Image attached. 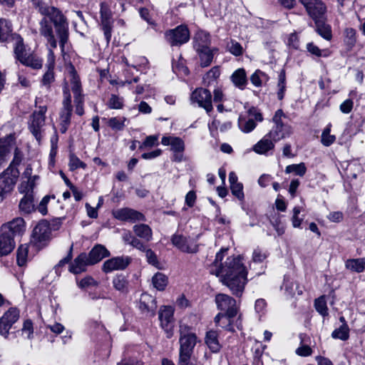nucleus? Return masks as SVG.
<instances>
[{"instance_id":"f257e3e1","label":"nucleus","mask_w":365,"mask_h":365,"mask_svg":"<svg viewBox=\"0 0 365 365\" xmlns=\"http://www.w3.org/2000/svg\"><path fill=\"white\" fill-rule=\"evenodd\" d=\"M38 11L44 16L39 22V32L41 35L46 38L51 51L56 48L57 47V41L53 34V24L56 34L59 38L61 51H63L65 45L68 39V24L65 16L57 8L43 4L38 5Z\"/></svg>"},{"instance_id":"f03ea898","label":"nucleus","mask_w":365,"mask_h":365,"mask_svg":"<svg viewBox=\"0 0 365 365\" xmlns=\"http://www.w3.org/2000/svg\"><path fill=\"white\" fill-rule=\"evenodd\" d=\"M210 273L220 278L221 282L227 287L232 294L240 297L247 282V271L240 257H229L223 264Z\"/></svg>"},{"instance_id":"7ed1b4c3","label":"nucleus","mask_w":365,"mask_h":365,"mask_svg":"<svg viewBox=\"0 0 365 365\" xmlns=\"http://www.w3.org/2000/svg\"><path fill=\"white\" fill-rule=\"evenodd\" d=\"M179 333L178 365H189L195 346L199 341L198 337L192 331V328L185 324L180 325Z\"/></svg>"},{"instance_id":"20e7f679","label":"nucleus","mask_w":365,"mask_h":365,"mask_svg":"<svg viewBox=\"0 0 365 365\" xmlns=\"http://www.w3.org/2000/svg\"><path fill=\"white\" fill-rule=\"evenodd\" d=\"M73 112L71 95L68 83L63 87L62 107L59 112V129L61 133H65L70 124Z\"/></svg>"},{"instance_id":"39448f33","label":"nucleus","mask_w":365,"mask_h":365,"mask_svg":"<svg viewBox=\"0 0 365 365\" xmlns=\"http://www.w3.org/2000/svg\"><path fill=\"white\" fill-rule=\"evenodd\" d=\"M71 89L73 93L75 112L77 115L81 116L84 114V101L85 97L83 94L81 83L79 76L76 73L73 66L69 68Z\"/></svg>"},{"instance_id":"423d86ee","label":"nucleus","mask_w":365,"mask_h":365,"mask_svg":"<svg viewBox=\"0 0 365 365\" xmlns=\"http://www.w3.org/2000/svg\"><path fill=\"white\" fill-rule=\"evenodd\" d=\"M285 115L282 110L279 109L275 112L272 118V121L274 123L272 129L269 132L268 135L269 138L274 142H277L280 140L288 138L292 133V128L288 124H284L282 122V118Z\"/></svg>"},{"instance_id":"0eeeda50","label":"nucleus","mask_w":365,"mask_h":365,"mask_svg":"<svg viewBox=\"0 0 365 365\" xmlns=\"http://www.w3.org/2000/svg\"><path fill=\"white\" fill-rule=\"evenodd\" d=\"M19 177V170L12 166H9L0 174V202L13 190Z\"/></svg>"},{"instance_id":"6e6552de","label":"nucleus","mask_w":365,"mask_h":365,"mask_svg":"<svg viewBox=\"0 0 365 365\" xmlns=\"http://www.w3.org/2000/svg\"><path fill=\"white\" fill-rule=\"evenodd\" d=\"M33 190V182H22L19 187V192L24 193L19 202V208L27 214L35 210Z\"/></svg>"},{"instance_id":"1a4fd4ad","label":"nucleus","mask_w":365,"mask_h":365,"mask_svg":"<svg viewBox=\"0 0 365 365\" xmlns=\"http://www.w3.org/2000/svg\"><path fill=\"white\" fill-rule=\"evenodd\" d=\"M165 38L172 46H179L190 39V31L185 25H180L165 32Z\"/></svg>"},{"instance_id":"9d476101","label":"nucleus","mask_w":365,"mask_h":365,"mask_svg":"<svg viewBox=\"0 0 365 365\" xmlns=\"http://www.w3.org/2000/svg\"><path fill=\"white\" fill-rule=\"evenodd\" d=\"M215 301L217 308L225 312L226 317L229 321L237 315L238 308L236 300L232 297L225 294H217Z\"/></svg>"},{"instance_id":"9b49d317","label":"nucleus","mask_w":365,"mask_h":365,"mask_svg":"<svg viewBox=\"0 0 365 365\" xmlns=\"http://www.w3.org/2000/svg\"><path fill=\"white\" fill-rule=\"evenodd\" d=\"M304 6L308 15L316 21L327 17L326 4L321 0H299Z\"/></svg>"},{"instance_id":"f8f14e48","label":"nucleus","mask_w":365,"mask_h":365,"mask_svg":"<svg viewBox=\"0 0 365 365\" xmlns=\"http://www.w3.org/2000/svg\"><path fill=\"white\" fill-rule=\"evenodd\" d=\"M19 317L20 312L16 307H11L5 312L0 318V334L7 338L10 329L19 319Z\"/></svg>"},{"instance_id":"ddd939ff","label":"nucleus","mask_w":365,"mask_h":365,"mask_svg":"<svg viewBox=\"0 0 365 365\" xmlns=\"http://www.w3.org/2000/svg\"><path fill=\"white\" fill-rule=\"evenodd\" d=\"M100 14L101 25L102 30L103 31L106 43L108 45L112 36L113 21L112 17V12L109 9V6L104 2L101 4Z\"/></svg>"},{"instance_id":"4468645a","label":"nucleus","mask_w":365,"mask_h":365,"mask_svg":"<svg viewBox=\"0 0 365 365\" xmlns=\"http://www.w3.org/2000/svg\"><path fill=\"white\" fill-rule=\"evenodd\" d=\"M132 258L129 256L122 255L114 257L106 260L102 265V271L110 273L117 270H124L131 263Z\"/></svg>"},{"instance_id":"2eb2a0df","label":"nucleus","mask_w":365,"mask_h":365,"mask_svg":"<svg viewBox=\"0 0 365 365\" xmlns=\"http://www.w3.org/2000/svg\"><path fill=\"white\" fill-rule=\"evenodd\" d=\"M191 101L203 108L207 113L212 110V95L209 90L200 88L195 89L191 95Z\"/></svg>"},{"instance_id":"dca6fc26","label":"nucleus","mask_w":365,"mask_h":365,"mask_svg":"<svg viewBox=\"0 0 365 365\" xmlns=\"http://www.w3.org/2000/svg\"><path fill=\"white\" fill-rule=\"evenodd\" d=\"M171 242L174 246L180 250L187 253H195L198 250L197 245L190 237H186L182 235H173Z\"/></svg>"},{"instance_id":"f3484780","label":"nucleus","mask_w":365,"mask_h":365,"mask_svg":"<svg viewBox=\"0 0 365 365\" xmlns=\"http://www.w3.org/2000/svg\"><path fill=\"white\" fill-rule=\"evenodd\" d=\"M113 215L115 219L121 221L135 222L144 220V215L142 213L128 207L113 211Z\"/></svg>"},{"instance_id":"a211bd4d","label":"nucleus","mask_w":365,"mask_h":365,"mask_svg":"<svg viewBox=\"0 0 365 365\" xmlns=\"http://www.w3.org/2000/svg\"><path fill=\"white\" fill-rule=\"evenodd\" d=\"M174 309L170 306H163L159 312V319L162 327L167 331L168 337L173 335L171 322L173 319Z\"/></svg>"},{"instance_id":"6ab92c4d","label":"nucleus","mask_w":365,"mask_h":365,"mask_svg":"<svg viewBox=\"0 0 365 365\" xmlns=\"http://www.w3.org/2000/svg\"><path fill=\"white\" fill-rule=\"evenodd\" d=\"M87 253L82 252L78 255L73 262L69 264L68 270L70 272L78 274L87 270V267L91 266Z\"/></svg>"},{"instance_id":"aec40b11","label":"nucleus","mask_w":365,"mask_h":365,"mask_svg":"<svg viewBox=\"0 0 365 365\" xmlns=\"http://www.w3.org/2000/svg\"><path fill=\"white\" fill-rule=\"evenodd\" d=\"M24 230L25 222L21 217H17L1 227V231L7 232V234L11 235L14 238L16 235H21Z\"/></svg>"},{"instance_id":"412c9836","label":"nucleus","mask_w":365,"mask_h":365,"mask_svg":"<svg viewBox=\"0 0 365 365\" xmlns=\"http://www.w3.org/2000/svg\"><path fill=\"white\" fill-rule=\"evenodd\" d=\"M204 341L212 353H218L222 349V344L219 340V333L214 329H210L205 332Z\"/></svg>"},{"instance_id":"4be33fe9","label":"nucleus","mask_w":365,"mask_h":365,"mask_svg":"<svg viewBox=\"0 0 365 365\" xmlns=\"http://www.w3.org/2000/svg\"><path fill=\"white\" fill-rule=\"evenodd\" d=\"M18 34L13 32V26L9 19H0V42L9 43Z\"/></svg>"},{"instance_id":"5701e85b","label":"nucleus","mask_w":365,"mask_h":365,"mask_svg":"<svg viewBox=\"0 0 365 365\" xmlns=\"http://www.w3.org/2000/svg\"><path fill=\"white\" fill-rule=\"evenodd\" d=\"M192 43L195 51L210 48L211 36L208 32L199 30L193 36Z\"/></svg>"},{"instance_id":"b1692460","label":"nucleus","mask_w":365,"mask_h":365,"mask_svg":"<svg viewBox=\"0 0 365 365\" xmlns=\"http://www.w3.org/2000/svg\"><path fill=\"white\" fill-rule=\"evenodd\" d=\"M50 230V225L46 221L40 222L34 228L33 240L36 242L46 241L49 237Z\"/></svg>"},{"instance_id":"393cba45","label":"nucleus","mask_w":365,"mask_h":365,"mask_svg":"<svg viewBox=\"0 0 365 365\" xmlns=\"http://www.w3.org/2000/svg\"><path fill=\"white\" fill-rule=\"evenodd\" d=\"M14 137L11 134L0 139V168L7 160L8 155L14 145Z\"/></svg>"},{"instance_id":"a878e982","label":"nucleus","mask_w":365,"mask_h":365,"mask_svg":"<svg viewBox=\"0 0 365 365\" xmlns=\"http://www.w3.org/2000/svg\"><path fill=\"white\" fill-rule=\"evenodd\" d=\"M110 252L102 245H95L87 254L89 262L94 265L101 261L103 258L109 257Z\"/></svg>"},{"instance_id":"bb28decb","label":"nucleus","mask_w":365,"mask_h":365,"mask_svg":"<svg viewBox=\"0 0 365 365\" xmlns=\"http://www.w3.org/2000/svg\"><path fill=\"white\" fill-rule=\"evenodd\" d=\"M139 309L143 313L154 315L156 309L155 299L148 294H142L140 298Z\"/></svg>"},{"instance_id":"cd10ccee","label":"nucleus","mask_w":365,"mask_h":365,"mask_svg":"<svg viewBox=\"0 0 365 365\" xmlns=\"http://www.w3.org/2000/svg\"><path fill=\"white\" fill-rule=\"evenodd\" d=\"M327 17L314 21L315 31L324 39L331 41L332 38L331 26L327 23Z\"/></svg>"},{"instance_id":"c85d7f7f","label":"nucleus","mask_w":365,"mask_h":365,"mask_svg":"<svg viewBox=\"0 0 365 365\" xmlns=\"http://www.w3.org/2000/svg\"><path fill=\"white\" fill-rule=\"evenodd\" d=\"M14 237L7 232L1 231L0 235V255H9L14 249Z\"/></svg>"},{"instance_id":"c756f323","label":"nucleus","mask_w":365,"mask_h":365,"mask_svg":"<svg viewBox=\"0 0 365 365\" xmlns=\"http://www.w3.org/2000/svg\"><path fill=\"white\" fill-rule=\"evenodd\" d=\"M44 125L45 119L32 115L29 129L38 143L41 142L43 138V128Z\"/></svg>"},{"instance_id":"7c9ffc66","label":"nucleus","mask_w":365,"mask_h":365,"mask_svg":"<svg viewBox=\"0 0 365 365\" xmlns=\"http://www.w3.org/2000/svg\"><path fill=\"white\" fill-rule=\"evenodd\" d=\"M54 63L53 51L49 49L48 71L44 73L41 80L42 85L44 86L50 87V85L54 81Z\"/></svg>"},{"instance_id":"2f4dec72","label":"nucleus","mask_w":365,"mask_h":365,"mask_svg":"<svg viewBox=\"0 0 365 365\" xmlns=\"http://www.w3.org/2000/svg\"><path fill=\"white\" fill-rule=\"evenodd\" d=\"M114 289L123 294H127L130 291V282L128 277L123 274L115 275L112 280Z\"/></svg>"},{"instance_id":"473e14b6","label":"nucleus","mask_w":365,"mask_h":365,"mask_svg":"<svg viewBox=\"0 0 365 365\" xmlns=\"http://www.w3.org/2000/svg\"><path fill=\"white\" fill-rule=\"evenodd\" d=\"M161 143L164 145H170L173 153H183L185 150L184 141L178 137L164 136L162 138Z\"/></svg>"},{"instance_id":"72a5a7b5","label":"nucleus","mask_w":365,"mask_h":365,"mask_svg":"<svg viewBox=\"0 0 365 365\" xmlns=\"http://www.w3.org/2000/svg\"><path fill=\"white\" fill-rule=\"evenodd\" d=\"M274 148V144L272 138H269L268 134L264 136L254 147L253 150L260 155L267 154L269 151L272 150Z\"/></svg>"},{"instance_id":"f704fd0d","label":"nucleus","mask_w":365,"mask_h":365,"mask_svg":"<svg viewBox=\"0 0 365 365\" xmlns=\"http://www.w3.org/2000/svg\"><path fill=\"white\" fill-rule=\"evenodd\" d=\"M230 78L233 84L240 90H244L247 84V73L244 68L237 69Z\"/></svg>"},{"instance_id":"c9c22d12","label":"nucleus","mask_w":365,"mask_h":365,"mask_svg":"<svg viewBox=\"0 0 365 365\" xmlns=\"http://www.w3.org/2000/svg\"><path fill=\"white\" fill-rule=\"evenodd\" d=\"M133 232L138 237L146 242H150L153 239L152 230L148 225H135L133 226Z\"/></svg>"},{"instance_id":"e433bc0d","label":"nucleus","mask_w":365,"mask_h":365,"mask_svg":"<svg viewBox=\"0 0 365 365\" xmlns=\"http://www.w3.org/2000/svg\"><path fill=\"white\" fill-rule=\"evenodd\" d=\"M217 51V48L211 49L210 48L195 51L199 56L200 66L202 67H207L210 66L213 59V51Z\"/></svg>"},{"instance_id":"4c0bfd02","label":"nucleus","mask_w":365,"mask_h":365,"mask_svg":"<svg viewBox=\"0 0 365 365\" xmlns=\"http://www.w3.org/2000/svg\"><path fill=\"white\" fill-rule=\"evenodd\" d=\"M346 267L355 272H362L365 269V258L349 259L345 262Z\"/></svg>"},{"instance_id":"58836bf2","label":"nucleus","mask_w":365,"mask_h":365,"mask_svg":"<svg viewBox=\"0 0 365 365\" xmlns=\"http://www.w3.org/2000/svg\"><path fill=\"white\" fill-rule=\"evenodd\" d=\"M356 42V31L353 28H346L344 31V43L348 51H351Z\"/></svg>"},{"instance_id":"ea45409f","label":"nucleus","mask_w":365,"mask_h":365,"mask_svg":"<svg viewBox=\"0 0 365 365\" xmlns=\"http://www.w3.org/2000/svg\"><path fill=\"white\" fill-rule=\"evenodd\" d=\"M15 41L14 44V53L16 58L21 61L26 56H27L25 51V47L23 42V38L20 35L14 36V38L11 41Z\"/></svg>"},{"instance_id":"a19ab883","label":"nucleus","mask_w":365,"mask_h":365,"mask_svg":"<svg viewBox=\"0 0 365 365\" xmlns=\"http://www.w3.org/2000/svg\"><path fill=\"white\" fill-rule=\"evenodd\" d=\"M20 62L22 64L34 69H39L43 65L42 59L32 54L26 56Z\"/></svg>"},{"instance_id":"79ce46f5","label":"nucleus","mask_w":365,"mask_h":365,"mask_svg":"<svg viewBox=\"0 0 365 365\" xmlns=\"http://www.w3.org/2000/svg\"><path fill=\"white\" fill-rule=\"evenodd\" d=\"M331 337L335 339L346 341L349 337V327L347 324H341L331 333Z\"/></svg>"},{"instance_id":"37998d69","label":"nucleus","mask_w":365,"mask_h":365,"mask_svg":"<svg viewBox=\"0 0 365 365\" xmlns=\"http://www.w3.org/2000/svg\"><path fill=\"white\" fill-rule=\"evenodd\" d=\"M220 76L219 66L212 67L203 77V83L205 86L212 84Z\"/></svg>"},{"instance_id":"c03bdc74","label":"nucleus","mask_w":365,"mask_h":365,"mask_svg":"<svg viewBox=\"0 0 365 365\" xmlns=\"http://www.w3.org/2000/svg\"><path fill=\"white\" fill-rule=\"evenodd\" d=\"M269 80L268 76L260 70L255 71L250 76L251 83L256 87H260Z\"/></svg>"},{"instance_id":"a18cd8bd","label":"nucleus","mask_w":365,"mask_h":365,"mask_svg":"<svg viewBox=\"0 0 365 365\" xmlns=\"http://www.w3.org/2000/svg\"><path fill=\"white\" fill-rule=\"evenodd\" d=\"M238 125L242 132L250 133L255 128L256 123L252 118H245L240 117Z\"/></svg>"},{"instance_id":"49530a36","label":"nucleus","mask_w":365,"mask_h":365,"mask_svg":"<svg viewBox=\"0 0 365 365\" xmlns=\"http://www.w3.org/2000/svg\"><path fill=\"white\" fill-rule=\"evenodd\" d=\"M153 286L159 291L165 289L168 284V277L163 273H156L152 279Z\"/></svg>"},{"instance_id":"de8ad7c7","label":"nucleus","mask_w":365,"mask_h":365,"mask_svg":"<svg viewBox=\"0 0 365 365\" xmlns=\"http://www.w3.org/2000/svg\"><path fill=\"white\" fill-rule=\"evenodd\" d=\"M68 167L71 171H74L78 168L85 170L87 167L86 164L81 161L74 153H71L69 155Z\"/></svg>"},{"instance_id":"09e8293b","label":"nucleus","mask_w":365,"mask_h":365,"mask_svg":"<svg viewBox=\"0 0 365 365\" xmlns=\"http://www.w3.org/2000/svg\"><path fill=\"white\" fill-rule=\"evenodd\" d=\"M307 172V168L304 163L299 164H292L287 165L285 168L286 173H294L295 175L299 176H304Z\"/></svg>"},{"instance_id":"8fccbe9b","label":"nucleus","mask_w":365,"mask_h":365,"mask_svg":"<svg viewBox=\"0 0 365 365\" xmlns=\"http://www.w3.org/2000/svg\"><path fill=\"white\" fill-rule=\"evenodd\" d=\"M331 124H329L322 133L321 142L324 146H329L336 140V137L330 134Z\"/></svg>"},{"instance_id":"3c124183","label":"nucleus","mask_w":365,"mask_h":365,"mask_svg":"<svg viewBox=\"0 0 365 365\" xmlns=\"http://www.w3.org/2000/svg\"><path fill=\"white\" fill-rule=\"evenodd\" d=\"M107 106L110 109H122L124 106V99L115 94H111L107 103Z\"/></svg>"},{"instance_id":"603ef678","label":"nucleus","mask_w":365,"mask_h":365,"mask_svg":"<svg viewBox=\"0 0 365 365\" xmlns=\"http://www.w3.org/2000/svg\"><path fill=\"white\" fill-rule=\"evenodd\" d=\"M29 252V246L27 245H21L17 250V264L22 267L24 266L27 261Z\"/></svg>"},{"instance_id":"864d4df0","label":"nucleus","mask_w":365,"mask_h":365,"mask_svg":"<svg viewBox=\"0 0 365 365\" xmlns=\"http://www.w3.org/2000/svg\"><path fill=\"white\" fill-rule=\"evenodd\" d=\"M277 87V98L279 100H282L284 98V92L286 90V76L285 72L283 70H282L279 74Z\"/></svg>"},{"instance_id":"5fc2aeb1","label":"nucleus","mask_w":365,"mask_h":365,"mask_svg":"<svg viewBox=\"0 0 365 365\" xmlns=\"http://www.w3.org/2000/svg\"><path fill=\"white\" fill-rule=\"evenodd\" d=\"M127 118L125 117L117 118L113 117L108 120V125L110 128L115 130H122L125 127V122Z\"/></svg>"},{"instance_id":"6e6d98bb","label":"nucleus","mask_w":365,"mask_h":365,"mask_svg":"<svg viewBox=\"0 0 365 365\" xmlns=\"http://www.w3.org/2000/svg\"><path fill=\"white\" fill-rule=\"evenodd\" d=\"M314 307L316 310L323 317L328 316V308L327 306V302L325 297L322 296L317 299L314 302Z\"/></svg>"},{"instance_id":"4d7b16f0","label":"nucleus","mask_w":365,"mask_h":365,"mask_svg":"<svg viewBox=\"0 0 365 365\" xmlns=\"http://www.w3.org/2000/svg\"><path fill=\"white\" fill-rule=\"evenodd\" d=\"M307 48L309 53L317 57H327L329 56V51L328 50H321L317 46L314 44L312 42L307 43Z\"/></svg>"},{"instance_id":"13d9d810","label":"nucleus","mask_w":365,"mask_h":365,"mask_svg":"<svg viewBox=\"0 0 365 365\" xmlns=\"http://www.w3.org/2000/svg\"><path fill=\"white\" fill-rule=\"evenodd\" d=\"M144 252L145 253L146 259L148 264L154 266L158 269L161 268L160 263L158 259L157 255L151 249L146 248Z\"/></svg>"},{"instance_id":"bf43d9fd","label":"nucleus","mask_w":365,"mask_h":365,"mask_svg":"<svg viewBox=\"0 0 365 365\" xmlns=\"http://www.w3.org/2000/svg\"><path fill=\"white\" fill-rule=\"evenodd\" d=\"M227 50L233 55L239 56L242 54L243 48L240 43L235 40H231L227 44Z\"/></svg>"},{"instance_id":"052dcab7","label":"nucleus","mask_w":365,"mask_h":365,"mask_svg":"<svg viewBox=\"0 0 365 365\" xmlns=\"http://www.w3.org/2000/svg\"><path fill=\"white\" fill-rule=\"evenodd\" d=\"M284 287L285 292L287 293L288 295L294 296L296 293H297L298 294H302V291L301 289H299L298 284L292 282L285 280L284 282Z\"/></svg>"},{"instance_id":"680f3d73","label":"nucleus","mask_w":365,"mask_h":365,"mask_svg":"<svg viewBox=\"0 0 365 365\" xmlns=\"http://www.w3.org/2000/svg\"><path fill=\"white\" fill-rule=\"evenodd\" d=\"M21 333L22 335H25L28 339L32 338L34 334V327L31 320L26 319L24 322Z\"/></svg>"},{"instance_id":"e2e57ef3","label":"nucleus","mask_w":365,"mask_h":365,"mask_svg":"<svg viewBox=\"0 0 365 365\" xmlns=\"http://www.w3.org/2000/svg\"><path fill=\"white\" fill-rule=\"evenodd\" d=\"M158 145V135H149L146 137L143 143L139 146L140 149L150 148Z\"/></svg>"},{"instance_id":"0e129e2a","label":"nucleus","mask_w":365,"mask_h":365,"mask_svg":"<svg viewBox=\"0 0 365 365\" xmlns=\"http://www.w3.org/2000/svg\"><path fill=\"white\" fill-rule=\"evenodd\" d=\"M55 199L53 195H46L41 200L40 203L36 207V210L43 215H46L48 213L47 205L51 199Z\"/></svg>"},{"instance_id":"69168bd1","label":"nucleus","mask_w":365,"mask_h":365,"mask_svg":"<svg viewBox=\"0 0 365 365\" xmlns=\"http://www.w3.org/2000/svg\"><path fill=\"white\" fill-rule=\"evenodd\" d=\"M301 207H294L293 209V215L292 217V222L294 227L299 228L303 221L302 217H299V215L301 212Z\"/></svg>"},{"instance_id":"338daca9","label":"nucleus","mask_w":365,"mask_h":365,"mask_svg":"<svg viewBox=\"0 0 365 365\" xmlns=\"http://www.w3.org/2000/svg\"><path fill=\"white\" fill-rule=\"evenodd\" d=\"M230 189L233 195H235L238 200H243L245 195L243 192V185L242 183L238 182L230 185Z\"/></svg>"},{"instance_id":"774afa93","label":"nucleus","mask_w":365,"mask_h":365,"mask_svg":"<svg viewBox=\"0 0 365 365\" xmlns=\"http://www.w3.org/2000/svg\"><path fill=\"white\" fill-rule=\"evenodd\" d=\"M77 284L81 289L87 288L97 285L96 281L91 276H87L80 281H77Z\"/></svg>"}]
</instances>
